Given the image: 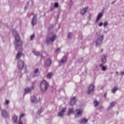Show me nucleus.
Listing matches in <instances>:
<instances>
[{"mask_svg":"<svg viewBox=\"0 0 124 124\" xmlns=\"http://www.w3.org/2000/svg\"><path fill=\"white\" fill-rule=\"evenodd\" d=\"M13 34L15 36V44L16 45V48H18V45L19 44V47L21 48V45L22 44V41L20 40V36L18 33H17V31L16 30H14L13 31Z\"/></svg>","mask_w":124,"mask_h":124,"instance_id":"obj_1","label":"nucleus"},{"mask_svg":"<svg viewBox=\"0 0 124 124\" xmlns=\"http://www.w3.org/2000/svg\"><path fill=\"white\" fill-rule=\"evenodd\" d=\"M49 87V83L47 82V81L44 80H43L40 84V88L41 92L43 93H45L47 90H48V88Z\"/></svg>","mask_w":124,"mask_h":124,"instance_id":"obj_2","label":"nucleus"},{"mask_svg":"<svg viewBox=\"0 0 124 124\" xmlns=\"http://www.w3.org/2000/svg\"><path fill=\"white\" fill-rule=\"evenodd\" d=\"M104 39V35H101L100 37H99L96 40L95 46L96 47H98V46H100L102 43H103V40Z\"/></svg>","mask_w":124,"mask_h":124,"instance_id":"obj_3","label":"nucleus"},{"mask_svg":"<svg viewBox=\"0 0 124 124\" xmlns=\"http://www.w3.org/2000/svg\"><path fill=\"white\" fill-rule=\"evenodd\" d=\"M18 46L17 48V45H16V50H18V52L16 56V59L17 60H19V59L21 58V56H22V53H21L20 52H21V51H23V48L22 47V44L21 45V47H20V44H18Z\"/></svg>","mask_w":124,"mask_h":124,"instance_id":"obj_4","label":"nucleus"},{"mask_svg":"<svg viewBox=\"0 0 124 124\" xmlns=\"http://www.w3.org/2000/svg\"><path fill=\"white\" fill-rule=\"evenodd\" d=\"M56 40V36L55 35H53L51 38H47L46 39V43L48 45L52 44L54 41Z\"/></svg>","mask_w":124,"mask_h":124,"instance_id":"obj_5","label":"nucleus"},{"mask_svg":"<svg viewBox=\"0 0 124 124\" xmlns=\"http://www.w3.org/2000/svg\"><path fill=\"white\" fill-rule=\"evenodd\" d=\"M67 62V57H63L60 61L59 62V66H62V65H63Z\"/></svg>","mask_w":124,"mask_h":124,"instance_id":"obj_6","label":"nucleus"},{"mask_svg":"<svg viewBox=\"0 0 124 124\" xmlns=\"http://www.w3.org/2000/svg\"><path fill=\"white\" fill-rule=\"evenodd\" d=\"M34 84H35V83L32 82V86H31V88L27 87L25 89V94H26V93H30V92H31V90H33L34 89Z\"/></svg>","mask_w":124,"mask_h":124,"instance_id":"obj_7","label":"nucleus"},{"mask_svg":"<svg viewBox=\"0 0 124 124\" xmlns=\"http://www.w3.org/2000/svg\"><path fill=\"white\" fill-rule=\"evenodd\" d=\"M74 114L76 117H82L83 111L80 109H78L74 112Z\"/></svg>","mask_w":124,"mask_h":124,"instance_id":"obj_8","label":"nucleus"},{"mask_svg":"<svg viewBox=\"0 0 124 124\" xmlns=\"http://www.w3.org/2000/svg\"><path fill=\"white\" fill-rule=\"evenodd\" d=\"M37 15H34L33 18L31 19V24L32 26H35L37 24Z\"/></svg>","mask_w":124,"mask_h":124,"instance_id":"obj_9","label":"nucleus"},{"mask_svg":"<svg viewBox=\"0 0 124 124\" xmlns=\"http://www.w3.org/2000/svg\"><path fill=\"white\" fill-rule=\"evenodd\" d=\"M93 92H94V86L92 84L89 87L88 91H87V93L88 94H91V93H93Z\"/></svg>","mask_w":124,"mask_h":124,"instance_id":"obj_10","label":"nucleus"},{"mask_svg":"<svg viewBox=\"0 0 124 124\" xmlns=\"http://www.w3.org/2000/svg\"><path fill=\"white\" fill-rule=\"evenodd\" d=\"M108 56L105 55V54H103L101 56V62H103L104 64V63H106L107 62V58H108Z\"/></svg>","mask_w":124,"mask_h":124,"instance_id":"obj_11","label":"nucleus"},{"mask_svg":"<svg viewBox=\"0 0 124 124\" xmlns=\"http://www.w3.org/2000/svg\"><path fill=\"white\" fill-rule=\"evenodd\" d=\"M24 61H19L17 62V67H18L19 69H23L24 68Z\"/></svg>","mask_w":124,"mask_h":124,"instance_id":"obj_12","label":"nucleus"},{"mask_svg":"<svg viewBox=\"0 0 124 124\" xmlns=\"http://www.w3.org/2000/svg\"><path fill=\"white\" fill-rule=\"evenodd\" d=\"M39 75V69L36 68L34 71L33 74L31 75V77H36Z\"/></svg>","mask_w":124,"mask_h":124,"instance_id":"obj_13","label":"nucleus"},{"mask_svg":"<svg viewBox=\"0 0 124 124\" xmlns=\"http://www.w3.org/2000/svg\"><path fill=\"white\" fill-rule=\"evenodd\" d=\"M65 111H66V108H63L61 111L58 113V117H63V115H64Z\"/></svg>","mask_w":124,"mask_h":124,"instance_id":"obj_14","label":"nucleus"},{"mask_svg":"<svg viewBox=\"0 0 124 124\" xmlns=\"http://www.w3.org/2000/svg\"><path fill=\"white\" fill-rule=\"evenodd\" d=\"M1 114L3 118H7L9 116L8 112L5 109L2 110Z\"/></svg>","mask_w":124,"mask_h":124,"instance_id":"obj_15","label":"nucleus"},{"mask_svg":"<svg viewBox=\"0 0 124 124\" xmlns=\"http://www.w3.org/2000/svg\"><path fill=\"white\" fill-rule=\"evenodd\" d=\"M88 9H89V7H86L80 11V14L81 15H85L86 14V13L88 11Z\"/></svg>","mask_w":124,"mask_h":124,"instance_id":"obj_16","label":"nucleus"},{"mask_svg":"<svg viewBox=\"0 0 124 124\" xmlns=\"http://www.w3.org/2000/svg\"><path fill=\"white\" fill-rule=\"evenodd\" d=\"M76 103V97H73V98H71L70 100V105L72 106H73V105H75V104Z\"/></svg>","mask_w":124,"mask_h":124,"instance_id":"obj_17","label":"nucleus"},{"mask_svg":"<svg viewBox=\"0 0 124 124\" xmlns=\"http://www.w3.org/2000/svg\"><path fill=\"white\" fill-rule=\"evenodd\" d=\"M52 63V61L51 59H48L46 60V61L45 62V66H50Z\"/></svg>","mask_w":124,"mask_h":124,"instance_id":"obj_18","label":"nucleus"},{"mask_svg":"<svg viewBox=\"0 0 124 124\" xmlns=\"http://www.w3.org/2000/svg\"><path fill=\"white\" fill-rule=\"evenodd\" d=\"M103 16V14L102 13H100L98 14V16H97L96 19V23H97L102 18V16Z\"/></svg>","mask_w":124,"mask_h":124,"instance_id":"obj_19","label":"nucleus"},{"mask_svg":"<svg viewBox=\"0 0 124 124\" xmlns=\"http://www.w3.org/2000/svg\"><path fill=\"white\" fill-rule=\"evenodd\" d=\"M115 102H112L110 103L109 106L108 108V111H110V110H112L113 109V107L115 106Z\"/></svg>","mask_w":124,"mask_h":124,"instance_id":"obj_20","label":"nucleus"},{"mask_svg":"<svg viewBox=\"0 0 124 124\" xmlns=\"http://www.w3.org/2000/svg\"><path fill=\"white\" fill-rule=\"evenodd\" d=\"M17 120H18V117L16 115H14L12 118V121L16 124L17 123Z\"/></svg>","mask_w":124,"mask_h":124,"instance_id":"obj_21","label":"nucleus"},{"mask_svg":"<svg viewBox=\"0 0 124 124\" xmlns=\"http://www.w3.org/2000/svg\"><path fill=\"white\" fill-rule=\"evenodd\" d=\"M31 101L32 103H36V98L34 96H32L31 98Z\"/></svg>","mask_w":124,"mask_h":124,"instance_id":"obj_22","label":"nucleus"},{"mask_svg":"<svg viewBox=\"0 0 124 124\" xmlns=\"http://www.w3.org/2000/svg\"><path fill=\"white\" fill-rule=\"evenodd\" d=\"M87 122H88V119H85V118L81 119L79 121V123L81 124H86V123H87Z\"/></svg>","mask_w":124,"mask_h":124,"instance_id":"obj_23","label":"nucleus"},{"mask_svg":"<svg viewBox=\"0 0 124 124\" xmlns=\"http://www.w3.org/2000/svg\"><path fill=\"white\" fill-rule=\"evenodd\" d=\"M24 117H25V114L22 113V114H21V115L19 117V120L18 124H23V122H22V120H21V118H24Z\"/></svg>","mask_w":124,"mask_h":124,"instance_id":"obj_24","label":"nucleus"},{"mask_svg":"<svg viewBox=\"0 0 124 124\" xmlns=\"http://www.w3.org/2000/svg\"><path fill=\"white\" fill-rule=\"evenodd\" d=\"M53 75L54 74H53V72H49L47 74L46 78H47V79H51V78L53 77Z\"/></svg>","mask_w":124,"mask_h":124,"instance_id":"obj_25","label":"nucleus"},{"mask_svg":"<svg viewBox=\"0 0 124 124\" xmlns=\"http://www.w3.org/2000/svg\"><path fill=\"white\" fill-rule=\"evenodd\" d=\"M33 54H34V55H35V56H39V55H40V53H39V52L38 51H37L36 50L33 49L32 51Z\"/></svg>","mask_w":124,"mask_h":124,"instance_id":"obj_26","label":"nucleus"},{"mask_svg":"<svg viewBox=\"0 0 124 124\" xmlns=\"http://www.w3.org/2000/svg\"><path fill=\"white\" fill-rule=\"evenodd\" d=\"M73 111H74V109H73V108H69L68 116H70V114L73 113Z\"/></svg>","mask_w":124,"mask_h":124,"instance_id":"obj_27","label":"nucleus"},{"mask_svg":"<svg viewBox=\"0 0 124 124\" xmlns=\"http://www.w3.org/2000/svg\"><path fill=\"white\" fill-rule=\"evenodd\" d=\"M117 91H118V87H115L112 89V93H115Z\"/></svg>","mask_w":124,"mask_h":124,"instance_id":"obj_28","label":"nucleus"},{"mask_svg":"<svg viewBox=\"0 0 124 124\" xmlns=\"http://www.w3.org/2000/svg\"><path fill=\"white\" fill-rule=\"evenodd\" d=\"M93 105L95 107H97V106L98 105V102H97V101L96 100L94 101Z\"/></svg>","mask_w":124,"mask_h":124,"instance_id":"obj_29","label":"nucleus"},{"mask_svg":"<svg viewBox=\"0 0 124 124\" xmlns=\"http://www.w3.org/2000/svg\"><path fill=\"white\" fill-rule=\"evenodd\" d=\"M107 70V68L105 67V66H103L102 67V70L103 71H106Z\"/></svg>","mask_w":124,"mask_h":124,"instance_id":"obj_30","label":"nucleus"},{"mask_svg":"<svg viewBox=\"0 0 124 124\" xmlns=\"http://www.w3.org/2000/svg\"><path fill=\"white\" fill-rule=\"evenodd\" d=\"M42 112H43V108H41L40 109H39L38 111V114H41V113H42Z\"/></svg>","mask_w":124,"mask_h":124,"instance_id":"obj_31","label":"nucleus"},{"mask_svg":"<svg viewBox=\"0 0 124 124\" xmlns=\"http://www.w3.org/2000/svg\"><path fill=\"white\" fill-rule=\"evenodd\" d=\"M54 7H56V8H58V7H59V3H58V2L55 3Z\"/></svg>","mask_w":124,"mask_h":124,"instance_id":"obj_32","label":"nucleus"},{"mask_svg":"<svg viewBox=\"0 0 124 124\" xmlns=\"http://www.w3.org/2000/svg\"><path fill=\"white\" fill-rule=\"evenodd\" d=\"M108 26V22L106 21L104 23V27L105 28V27H107Z\"/></svg>","mask_w":124,"mask_h":124,"instance_id":"obj_33","label":"nucleus"},{"mask_svg":"<svg viewBox=\"0 0 124 124\" xmlns=\"http://www.w3.org/2000/svg\"><path fill=\"white\" fill-rule=\"evenodd\" d=\"M72 36V33H69L68 34V38H71V37Z\"/></svg>","mask_w":124,"mask_h":124,"instance_id":"obj_34","label":"nucleus"},{"mask_svg":"<svg viewBox=\"0 0 124 124\" xmlns=\"http://www.w3.org/2000/svg\"><path fill=\"white\" fill-rule=\"evenodd\" d=\"M5 102L6 105H8V104H9L10 102H9V100L6 99L5 101Z\"/></svg>","mask_w":124,"mask_h":124,"instance_id":"obj_35","label":"nucleus"},{"mask_svg":"<svg viewBox=\"0 0 124 124\" xmlns=\"http://www.w3.org/2000/svg\"><path fill=\"white\" fill-rule=\"evenodd\" d=\"M34 34H33L31 36V40H32L33 38H34Z\"/></svg>","mask_w":124,"mask_h":124,"instance_id":"obj_36","label":"nucleus"},{"mask_svg":"<svg viewBox=\"0 0 124 124\" xmlns=\"http://www.w3.org/2000/svg\"><path fill=\"white\" fill-rule=\"evenodd\" d=\"M60 50L61 48L58 47L57 49H56L55 52H56V53H58V52H60Z\"/></svg>","mask_w":124,"mask_h":124,"instance_id":"obj_37","label":"nucleus"},{"mask_svg":"<svg viewBox=\"0 0 124 124\" xmlns=\"http://www.w3.org/2000/svg\"><path fill=\"white\" fill-rule=\"evenodd\" d=\"M102 26H103V23L100 22V23L99 24V27H102Z\"/></svg>","mask_w":124,"mask_h":124,"instance_id":"obj_38","label":"nucleus"},{"mask_svg":"<svg viewBox=\"0 0 124 124\" xmlns=\"http://www.w3.org/2000/svg\"><path fill=\"white\" fill-rule=\"evenodd\" d=\"M91 17H92V15L91 14H90V15H89V16H88V18L89 20H91Z\"/></svg>","mask_w":124,"mask_h":124,"instance_id":"obj_39","label":"nucleus"},{"mask_svg":"<svg viewBox=\"0 0 124 124\" xmlns=\"http://www.w3.org/2000/svg\"><path fill=\"white\" fill-rule=\"evenodd\" d=\"M120 75H121L122 76H124V71H123V72H121V73Z\"/></svg>","mask_w":124,"mask_h":124,"instance_id":"obj_40","label":"nucleus"},{"mask_svg":"<svg viewBox=\"0 0 124 124\" xmlns=\"http://www.w3.org/2000/svg\"><path fill=\"white\" fill-rule=\"evenodd\" d=\"M100 52H101V53H103V48H102L101 50H100Z\"/></svg>","mask_w":124,"mask_h":124,"instance_id":"obj_41","label":"nucleus"},{"mask_svg":"<svg viewBox=\"0 0 124 124\" xmlns=\"http://www.w3.org/2000/svg\"><path fill=\"white\" fill-rule=\"evenodd\" d=\"M106 95H107V93H105L104 96L105 98H106Z\"/></svg>","mask_w":124,"mask_h":124,"instance_id":"obj_42","label":"nucleus"},{"mask_svg":"<svg viewBox=\"0 0 124 124\" xmlns=\"http://www.w3.org/2000/svg\"><path fill=\"white\" fill-rule=\"evenodd\" d=\"M115 2H116V0H114V1H112V2H111V4H114V3H115Z\"/></svg>","mask_w":124,"mask_h":124,"instance_id":"obj_43","label":"nucleus"},{"mask_svg":"<svg viewBox=\"0 0 124 124\" xmlns=\"http://www.w3.org/2000/svg\"><path fill=\"white\" fill-rule=\"evenodd\" d=\"M100 67H102V66H104L103 64H100Z\"/></svg>","mask_w":124,"mask_h":124,"instance_id":"obj_44","label":"nucleus"},{"mask_svg":"<svg viewBox=\"0 0 124 124\" xmlns=\"http://www.w3.org/2000/svg\"><path fill=\"white\" fill-rule=\"evenodd\" d=\"M54 8H51V10L52 11V10H54Z\"/></svg>","mask_w":124,"mask_h":124,"instance_id":"obj_45","label":"nucleus"},{"mask_svg":"<svg viewBox=\"0 0 124 124\" xmlns=\"http://www.w3.org/2000/svg\"><path fill=\"white\" fill-rule=\"evenodd\" d=\"M80 60H81V62H83V59L80 58Z\"/></svg>","mask_w":124,"mask_h":124,"instance_id":"obj_46","label":"nucleus"},{"mask_svg":"<svg viewBox=\"0 0 124 124\" xmlns=\"http://www.w3.org/2000/svg\"><path fill=\"white\" fill-rule=\"evenodd\" d=\"M41 58H43V57L42 56V55H40Z\"/></svg>","mask_w":124,"mask_h":124,"instance_id":"obj_47","label":"nucleus"},{"mask_svg":"<svg viewBox=\"0 0 124 124\" xmlns=\"http://www.w3.org/2000/svg\"><path fill=\"white\" fill-rule=\"evenodd\" d=\"M119 73V72L117 71L116 74H118Z\"/></svg>","mask_w":124,"mask_h":124,"instance_id":"obj_48","label":"nucleus"},{"mask_svg":"<svg viewBox=\"0 0 124 124\" xmlns=\"http://www.w3.org/2000/svg\"><path fill=\"white\" fill-rule=\"evenodd\" d=\"M78 62H80V59L78 60Z\"/></svg>","mask_w":124,"mask_h":124,"instance_id":"obj_49","label":"nucleus"}]
</instances>
